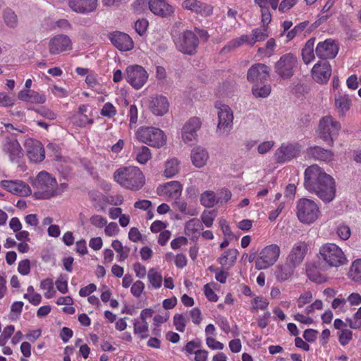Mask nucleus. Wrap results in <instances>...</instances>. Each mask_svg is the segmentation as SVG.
Segmentation results:
<instances>
[{
	"instance_id": "79ce46f5",
	"label": "nucleus",
	"mask_w": 361,
	"mask_h": 361,
	"mask_svg": "<svg viewBox=\"0 0 361 361\" xmlns=\"http://www.w3.org/2000/svg\"><path fill=\"white\" fill-rule=\"evenodd\" d=\"M164 189L169 195L177 197L180 195L182 185L178 181H171L164 185Z\"/></svg>"
},
{
	"instance_id": "f8f14e48",
	"label": "nucleus",
	"mask_w": 361,
	"mask_h": 361,
	"mask_svg": "<svg viewBox=\"0 0 361 361\" xmlns=\"http://www.w3.org/2000/svg\"><path fill=\"white\" fill-rule=\"evenodd\" d=\"M218 109V123L216 133L220 135H228L233 128V113L229 106L221 104Z\"/></svg>"
},
{
	"instance_id": "0eeeda50",
	"label": "nucleus",
	"mask_w": 361,
	"mask_h": 361,
	"mask_svg": "<svg viewBox=\"0 0 361 361\" xmlns=\"http://www.w3.org/2000/svg\"><path fill=\"white\" fill-rule=\"evenodd\" d=\"M319 214L317 204L312 200L301 198L297 204V216L305 224H311L316 221Z\"/></svg>"
},
{
	"instance_id": "ddd939ff",
	"label": "nucleus",
	"mask_w": 361,
	"mask_h": 361,
	"mask_svg": "<svg viewBox=\"0 0 361 361\" xmlns=\"http://www.w3.org/2000/svg\"><path fill=\"white\" fill-rule=\"evenodd\" d=\"M280 255V247L276 244L266 246L259 253L255 261L256 269H265L272 266Z\"/></svg>"
},
{
	"instance_id": "7ed1b4c3",
	"label": "nucleus",
	"mask_w": 361,
	"mask_h": 361,
	"mask_svg": "<svg viewBox=\"0 0 361 361\" xmlns=\"http://www.w3.org/2000/svg\"><path fill=\"white\" fill-rule=\"evenodd\" d=\"M32 185L37 190L35 195L37 198L49 199L59 193L56 178L44 171L38 173Z\"/></svg>"
},
{
	"instance_id": "8fccbe9b",
	"label": "nucleus",
	"mask_w": 361,
	"mask_h": 361,
	"mask_svg": "<svg viewBox=\"0 0 361 361\" xmlns=\"http://www.w3.org/2000/svg\"><path fill=\"white\" fill-rule=\"evenodd\" d=\"M338 341L341 345L345 346L352 340L353 332L348 329H342L338 333Z\"/></svg>"
},
{
	"instance_id": "e2e57ef3",
	"label": "nucleus",
	"mask_w": 361,
	"mask_h": 361,
	"mask_svg": "<svg viewBox=\"0 0 361 361\" xmlns=\"http://www.w3.org/2000/svg\"><path fill=\"white\" fill-rule=\"evenodd\" d=\"M145 288V284L141 281H135L131 286V293L133 296L139 298Z\"/></svg>"
},
{
	"instance_id": "2f4dec72",
	"label": "nucleus",
	"mask_w": 361,
	"mask_h": 361,
	"mask_svg": "<svg viewBox=\"0 0 361 361\" xmlns=\"http://www.w3.org/2000/svg\"><path fill=\"white\" fill-rule=\"evenodd\" d=\"M315 42V38L312 37L309 39L304 47L302 49V58L305 64L310 63L314 59V46Z\"/></svg>"
},
{
	"instance_id": "9b49d317",
	"label": "nucleus",
	"mask_w": 361,
	"mask_h": 361,
	"mask_svg": "<svg viewBox=\"0 0 361 361\" xmlns=\"http://www.w3.org/2000/svg\"><path fill=\"white\" fill-rule=\"evenodd\" d=\"M126 81L135 90H140L147 82L148 73L141 66H128L125 72Z\"/></svg>"
},
{
	"instance_id": "473e14b6",
	"label": "nucleus",
	"mask_w": 361,
	"mask_h": 361,
	"mask_svg": "<svg viewBox=\"0 0 361 361\" xmlns=\"http://www.w3.org/2000/svg\"><path fill=\"white\" fill-rule=\"evenodd\" d=\"M238 251L236 249H229L225 251L218 259L222 267H230L236 260Z\"/></svg>"
},
{
	"instance_id": "69168bd1",
	"label": "nucleus",
	"mask_w": 361,
	"mask_h": 361,
	"mask_svg": "<svg viewBox=\"0 0 361 361\" xmlns=\"http://www.w3.org/2000/svg\"><path fill=\"white\" fill-rule=\"evenodd\" d=\"M312 300V295L311 292L307 291L300 295L298 300V306L299 308L303 307L306 304H309Z\"/></svg>"
},
{
	"instance_id": "2eb2a0df",
	"label": "nucleus",
	"mask_w": 361,
	"mask_h": 361,
	"mask_svg": "<svg viewBox=\"0 0 361 361\" xmlns=\"http://www.w3.org/2000/svg\"><path fill=\"white\" fill-rule=\"evenodd\" d=\"M202 126V121L198 117L190 118L183 126L182 139L185 143H189L196 140L197 132Z\"/></svg>"
},
{
	"instance_id": "6e6d98bb",
	"label": "nucleus",
	"mask_w": 361,
	"mask_h": 361,
	"mask_svg": "<svg viewBox=\"0 0 361 361\" xmlns=\"http://www.w3.org/2000/svg\"><path fill=\"white\" fill-rule=\"evenodd\" d=\"M346 322L348 323V325L351 329H359L361 326V307L354 314V319L347 318Z\"/></svg>"
},
{
	"instance_id": "20e7f679",
	"label": "nucleus",
	"mask_w": 361,
	"mask_h": 361,
	"mask_svg": "<svg viewBox=\"0 0 361 361\" xmlns=\"http://www.w3.org/2000/svg\"><path fill=\"white\" fill-rule=\"evenodd\" d=\"M319 259L329 267H339L348 262L342 249L335 243H326L319 248Z\"/></svg>"
},
{
	"instance_id": "f03ea898",
	"label": "nucleus",
	"mask_w": 361,
	"mask_h": 361,
	"mask_svg": "<svg viewBox=\"0 0 361 361\" xmlns=\"http://www.w3.org/2000/svg\"><path fill=\"white\" fill-rule=\"evenodd\" d=\"M114 178L121 186L130 190H139L145 183L143 173L136 166L117 169L114 173Z\"/></svg>"
},
{
	"instance_id": "338daca9",
	"label": "nucleus",
	"mask_w": 361,
	"mask_h": 361,
	"mask_svg": "<svg viewBox=\"0 0 361 361\" xmlns=\"http://www.w3.org/2000/svg\"><path fill=\"white\" fill-rule=\"evenodd\" d=\"M128 116L129 117L130 127L132 128L137 121V108L135 105L130 106Z\"/></svg>"
},
{
	"instance_id": "cd10ccee",
	"label": "nucleus",
	"mask_w": 361,
	"mask_h": 361,
	"mask_svg": "<svg viewBox=\"0 0 361 361\" xmlns=\"http://www.w3.org/2000/svg\"><path fill=\"white\" fill-rule=\"evenodd\" d=\"M308 156L315 160L329 163L334 159V152L331 149H324L319 146L310 147L307 149Z\"/></svg>"
},
{
	"instance_id": "0e129e2a",
	"label": "nucleus",
	"mask_w": 361,
	"mask_h": 361,
	"mask_svg": "<svg viewBox=\"0 0 361 361\" xmlns=\"http://www.w3.org/2000/svg\"><path fill=\"white\" fill-rule=\"evenodd\" d=\"M231 192L226 189H221L217 194L218 203H226L231 198Z\"/></svg>"
},
{
	"instance_id": "58836bf2",
	"label": "nucleus",
	"mask_w": 361,
	"mask_h": 361,
	"mask_svg": "<svg viewBox=\"0 0 361 361\" xmlns=\"http://www.w3.org/2000/svg\"><path fill=\"white\" fill-rule=\"evenodd\" d=\"M179 171V161L176 159H171L166 162L165 170L164 172L166 178H171Z\"/></svg>"
},
{
	"instance_id": "6e6552de",
	"label": "nucleus",
	"mask_w": 361,
	"mask_h": 361,
	"mask_svg": "<svg viewBox=\"0 0 361 361\" xmlns=\"http://www.w3.org/2000/svg\"><path fill=\"white\" fill-rule=\"evenodd\" d=\"M298 65V58L292 53L281 56L275 64V71L282 79H289L295 73Z\"/></svg>"
},
{
	"instance_id": "c85d7f7f",
	"label": "nucleus",
	"mask_w": 361,
	"mask_h": 361,
	"mask_svg": "<svg viewBox=\"0 0 361 361\" xmlns=\"http://www.w3.org/2000/svg\"><path fill=\"white\" fill-rule=\"evenodd\" d=\"M335 106L340 116H345L346 113L350 110L352 102L348 94H342L338 92L335 95Z\"/></svg>"
},
{
	"instance_id": "c9c22d12",
	"label": "nucleus",
	"mask_w": 361,
	"mask_h": 361,
	"mask_svg": "<svg viewBox=\"0 0 361 361\" xmlns=\"http://www.w3.org/2000/svg\"><path fill=\"white\" fill-rule=\"evenodd\" d=\"M136 160L142 164H146L151 158L150 149L146 146L137 147L134 149Z\"/></svg>"
},
{
	"instance_id": "b1692460",
	"label": "nucleus",
	"mask_w": 361,
	"mask_h": 361,
	"mask_svg": "<svg viewBox=\"0 0 361 361\" xmlns=\"http://www.w3.org/2000/svg\"><path fill=\"white\" fill-rule=\"evenodd\" d=\"M307 252V244L303 241L295 243L287 258V262L297 267L302 263Z\"/></svg>"
},
{
	"instance_id": "4be33fe9",
	"label": "nucleus",
	"mask_w": 361,
	"mask_h": 361,
	"mask_svg": "<svg viewBox=\"0 0 361 361\" xmlns=\"http://www.w3.org/2000/svg\"><path fill=\"white\" fill-rule=\"evenodd\" d=\"M71 39L66 35H58L50 39L49 42V52L51 54H59L62 51L71 49Z\"/></svg>"
},
{
	"instance_id": "49530a36",
	"label": "nucleus",
	"mask_w": 361,
	"mask_h": 361,
	"mask_svg": "<svg viewBox=\"0 0 361 361\" xmlns=\"http://www.w3.org/2000/svg\"><path fill=\"white\" fill-rule=\"evenodd\" d=\"M4 20L5 23L10 27H16L18 25L17 16L10 8H7L4 11Z\"/></svg>"
},
{
	"instance_id": "603ef678",
	"label": "nucleus",
	"mask_w": 361,
	"mask_h": 361,
	"mask_svg": "<svg viewBox=\"0 0 361 361\" xmlns=\"http://www.w3.org/2000/svg\"><path fill=\"white\" fill-rule=\"evenodd\" d=\"M202 228V223L196 219H190L185 224V230L191 233L199 232Z\"/></svg>"
},
{
	"instance_id": "13d9d810",
	"label": "nucleus",
	"mask_w": 361,
	"mask_h": 361,
	"mask_svg": "<svg viewBox=\"0 0 361 361\" xmlns=\"http://www.w3.org/2000/svg\"><path fill=\"white\" fill-rule=\"evenodd\" d=\"M186 320L185 318L181 314H176L173 317V324L176 329L180 332H183L185 329Z\"/></svg>"
},
{
	"instance_id": "393cba45",
	"label": "nucleus",
	"mask_w": 361,
	"mask_h": 361,
	"mask_svg": "<svg viewBox=\"0 0 361 361\" xmlns=\"http://www.w3.org/2000/svg\"><path fill=\"white\" fill-rule=\"evenodd\" d=\"M149 8L154 15L166 18L174 12V8L166 0H149Z\"/></svg>"
},
{
	"instance_id": "f257e3e1",
	"label": "nucleus",
	"mask_w": 361,
	"mask_h": 361,
	"mask_svg": "<svg viewBox=\"0 0 361 361\" xmlns=\"http://www.w3.org/2000/svg\"><path fill=\"white\" fill-rule=\"evenodd\" d=\"M304 186L325 203L332 202L336 192L334 178L317 164L308 166L304 173Z\"/></svg>"
},
{
	"instance_id": "aec40b11",
	"label": "nucleus",
	"mask_w": 361,
	"mask_h": 361,
	"mask_svg": "<svg viewBox=\"0 0 361 361\" xmlns=\"http://www.w3.org/2000/svg\"><path fill=\"white\" fill-rule=\"evenodd\" d=\"M269 68L264 63L252 65L248 70L247 79L251 82H264L269 76Z\"/></svg>"
},
{
	"instance_id": "de8ad7c7",
	"label": "nucleus",
	"mask_w": 361,
	"mask_h": 361,
	"mask_svg": "<svg viewBox=\"0 0 361 361\" xmlns=\"http://www.w3.org/2000/svg\"><path fill=\"white\" fill-rule=\"evenodd\" d=\"M216 216V212L215 210H204L201 215L202 222L207 228H210L213 225V222Z\"/></svg>"
},
{
	"instance_id": "f704fd0d",
	"label": "nucleus",
	"mask_w": 361,
	"mask_h": 361,
	"mask_svg": "<svg viewBox=\"0 0 361 361\" xmlns=\"http://www.w3.org/2000/svg\"><path fill=\"white\" fill-rule=\"evenodd\" d=\"M269 37L268 27H262L253 29L252 30L251 46H254L256 42H262Z\"/></svg>"
},
{
	"instance_id": "5fc2aeb1",
	"label": "nucleus",
	"mask_w": 361,
	"mask_h": 361,
	"mask_svg": "<svg viewBox=\"0 0 361 361\" xmlns=\"http://www.w3.org/2000/svg\"><path fill=\"white\" fill-rule=\"evenodd\" d=\"M15 331L13 325L6 326L0 336V345L4 346Z\"/></svg>"
},
{
	"instance_id": "4d7b16f0",
	"label": "nucleus",
	"mask_w": 361,
	"mask_h": 361,
	"mask_svg": "<svg viewBox=\"0 0 361 361\" xmlns=\"http://www.w3.org/2000/svg\"><path fill=\"white\" fill-rule=\"evenodd\" d=\"M115 106L110 102H106L101 109L100 114L103 116L112 118L116 114Z\"/></svg>"
},
{
	"instance_id": "f3484780",
	"label": "nucleus",
	"mask_w": 361,
	"mask_h": 361,
	"mask_svg": "<svg viewBox=\"0 0 361 361\" xmlns=\"http://www.w3.org/2000/svg\"><path fill=\"white\" fill-rule=\"evenodd\" d=\"M3 151L12 162L18 163L23 157V149L16 139L6 137L3 144Z\"/></svg>"
},
{
	"instance_id": "4468645a",
	"label": "nucleus",
	"mask_w": 361,
	"mask_h": 361,
	"mask_svg": "<svg viewBox=\"0 0 361 361\" xmlns=\"http://www.w3.org/2000/svg\"><path fill=\"white\" fill-rule=\"evenodd\" d=\"M331 75V66L326 61H318L312 69L313 80L317 83H326Z\"/></svg>"
},
{
	"instance_id": "9d476101",
	"label": "nucleus",
	"mask_w": 361,
	"mask_h": 361,
	"mask_svg": "<svg viewBox=\"0 0 361 361\" xmlns=\"http://www.w3.org/2000/svg\"><path fill=\"white\" fill-rule=\"evenodd\" d=\"M177 49L184 54L193 55L199 44L198 37L191 30L183 31L175 41Z\"/></svg>"
},
{
	"instance_id": "e433bc0d",
	"label": "nucleus",
	"mask_w": 361,
	"mask_h": 361,
	"mask_svg": "<svg viewBox=\"0 0 361 361\" xmlns=\"http://www.w3.org/2000/svg\"><path fill=\"white\" fill-rule=\"evenodd\" d=\"M200 202L205 207L210 208L218 204V200L213 191L207 190L201 195Z\"/></svg>"
},
{
	"instance_id": "774afa93",
	"label": "nucleus",
	"mask_w": 361,
	"mask_h": 361,
	"mask_svg": "<svg viewBox=\"0 0 361 361\" xmlns=\"http://www.w3.org/2000/svg\"><path fill=\"white\" fill-rule=\"evenodd\" d=\"M29 102L35 104H43L46 101V97L33 90L30 91Z\"/></svg>"
},
{
	"instance_id": "a19ab883",
	"label": "nucleus",
	"mask_w": 361,
	"mask_h": 361,
	"mask_svg": "<svg viewBox=\"0 0 361 361\" xmlns=\"http://www.w3.org/2000/svg\"><path fill=\"white\" fill-rule=\"evenodd\" d=\"M147 278L153 288L157 289L161 286L163 278L156 269L152 268L148 271Z\"/></svg>"
},
{
	"instance_id": "4c0bfd02",
	"label": "nucleus",
	"mask_w": 361,
	"mask_h": 361,
	"mask_svg": "<svg viewBox=\"0 0 361 361\" xmlns=\"http://www.w3.org/2000/svg\"><path fill=\"white\" fill-rule=\"evenodd\" d=\"M71 121L73 125L84 128L87 124H93L94 119L92 117H88L87 114H74L71 117Z\"/></svg>"
},
{
	"instance_id": "5701e85b",
	"label": "nucleus",
	"mask_w": 361,
	"mask_h": 361,
	"mask_svg": "<svg viewBox=\"0 0 361 361\" xmlns=\"http://www.w3.org/2000/svg\"><path fill=\"white\" fill-rule=\"evenodd\" d=\"M109 39L114 46L121 51H126L133 48L132 39L124 32L116 31L111 33L109 35Z\"/></svg>"
},
{
	"instance_id": "c756f323",
	"label": "nucleus",
	"mask_w": 361,
	"mask_h": 361,
	"mask_svg": "<svg viewBox=\"0 0 361 361\" xmlns=\"http://www.w3.org/2000/svg\"><path fill=\"white\" fill-rule=\"evenodd\" d=\"M209 158V155L205 149L197 146L193 148L191 152V159L192 164L198 168L204 166Z\"/></svg>"
},
{
	"instance_id": "3c124183",
	"label": "nucleus",
	"mask_w": 361,
	"mask_h": 361,
	"mask_svg": "<svg viewBox=\"0 0 361 361\" xmlns=\"http://www.w3.org/2000/svg\"><path fill=\"white\" fill-rule=\"evenodd\" d=\"M336 233L341 240H346L350 237L351 231L348 225L340 224L336 228Z\"/></svg>"
},
{
	"instance_id": "a18cd8bd",
	"label": "nucleus",
	"mask_w": 361,
	"mask_h": 361,
	"mask_svg": "<svg viewBox=\"0 0 361 361\" xmlns=\"http://www.w3.org/2000/svg\"><path fill=\"white\" fill-rule=\"evenodd\" d=\"M40 288L43 290H46L47 292L44 293L46 298H51L54 297L56 293V290L54 288L53 280L51 279H46L41 281Z\"/></svg>"
},
{
	"instance_id": "412c9836",
	"label": "nucleus",
	"mask_w": 361,
	"mask_h": 361,
	"mask_svg": "<svg viewBox=\"0 0 361 361\" xmlns=\"http://www.w3.org/2000/svg\"><path fill=\"white\" fill-rule=\"evenodd\" d=\"M0 185L7 191L18 196H27L31 193L30 186L20 180H3L0 182Z\"/></svg>"
},
{
	"instance_id": "864d4df0",
	"label": "nucleus",
	"mask_w": 361,
	"mask_h": 361,
	"mask_svg": "<svg viewBox=\"0 0 361 361\" xmlns=\"http://www.w3.org/2000/svg\"><path fill=\"white\" fill-rule=\"evenodd\" d=\"M308 23V21H304L295 25L291 30H290L287 33L286 37L288 39V41L293 39L297 35L301 33L307 26Z\"/></svg>"
},
{
	"instance_id": "09e8293b",
	"label": "nucleus",
	"mask_w": 361,
	"mask_h": 361,
	"mask_svg": "<svg viewBox=\"0 0 361 361\" xmlns=\"http://www.w3.org/2000/svg\"><path fill=\"white\" fill-rule=\"evenodd\" d=\"M252 307L251 311H257L258 310H264L269 305V302L267 299L262 296H255L252 302Z\"/></svg>"
},
{
	"instance_id": "052dcab7",
	"label": "nucleus",
	"mask_w": 361,
	"mask_h": 361,
	"mask_svg": "<svg viewBox=\"0 0 361 361\" xmlns=\"http://www.w3.org/2000/svg\"><path fill=\"white\" fill-rule=\"evenodd\" d=\"M148 25L147 19H139L135 23V30L140 35H142L146 32Z\"/></svg>"
},
{
	"instance_id": "7c9ffc66",
	"label": "nucleus",
	"mask_w": 361,
	"mask_h": 361,
	"mask_svg": "<svg viewBox=\"0 0 361 361\" xmlns=\"http://www.w3.org/2000/svg\"><path fill=\"white\" fill-rule=\"evenodd\" d=\"M295 267L288 262L284 265L278 266L275 272L276 279L279 281H286L293 275Z\"/></svg>"
},
{
	"instance_id": "bf43d9fd",
	"label": "nucleus",
	"mask_w": 361,
	"mask_h": 361,
	"mask_svg": "<svg viewBox=\"0 0 361 361\" xmlns=\"http://www.w3.org/2000/svg\"><path fill=\"white\" fill-rule=\"evenodd\" d=\"M149 1L135 0L132 4L133 11L137 13H143L147 9V6H149Z\"/></svg>"
},
{
	"instance_id": "37998d69",
	"label": "nucleus",
	"mask_w": 361,
	"mask_h": 361,
	"mask_svg": "<svg viewBox=\"0 0 361 361\" xmlns=\"http://www.w3.org/2000/svg\"><path fill=\"white\" fill-rule=\"evenodd\" d=\"M349 276L354 281L361 283V259L353 262L349 271Z\"/></svg>"
},
{
	"instance_id": "1a4fd4ad",
	"label": "nucleus",
	"mask_w": 361,
	"mask_h": 361,
	"mask_svg": "<svg viewBox=\"0 0 361 361\" xmlns=\"http://www.w3.org/2000/svg\"><path fill=\"white\" fill-rule=\"evenodd\" d=\"M302 146L296 142H283L275 151L274 157L277 164H284L300 155Z\"/></svg>"
},
{
	"instance_id": "a211bd4d",
	"label": "nucleus",
	"mask_w": 361,
	"mask_h": 361,
	"mask_svg": "<svg viewBox=\"0 0 361 361\" xmlns=\"http://www.w3.org/2000/svg\"><path fill=\"white\" fill-rule=\"evenodd\" d=\"M148 107L154 115L161 116L168 112L169 102L165 96L157 94L149 99Z\"/></svg>"
},
{
	"instance_id": "72a5a7b5",
	"label": "nucleus",
	"mask_w": 361,
	"mask_h": 361,
	"mask_svg": "<svg viewBox=\"0 0 361 361\" xmlns=\"http://www.w3.org/2000/svg\"><path fill=\"white\" fill-rule=\"evenodd\" d=\"M111 247L118 254V259L119 262H123L128 257L130 247L127 246H123L120 240H113L111 243Z\"/></svg>"
},
{
	"instance_id": "39448f33",
	"label": "nucleus",
	"mask_w": 361,
	"mask_h": 361,
	"mask_svg": "<svg viewBox=\"0 0 361 361\" xmlns=\"http://www.w3.org/2000/svg\"><path fill=\"white\" fill-rule=\"evenodd\" d=\"M136 137L139 141L157 148L164 146L166 142L164 133L154 127H140L136 133Z\"/></svg>"
},
{
	"instance_id": "dca6fc26",
	"label": "nucleus",
	"mask_w": 361,
	"mask_h": 361,
	"mask_svg": "<svg viewBox=\"0 0 361 361\" xmlns=\"http://www.w3.org/2000/svg\"><path fill=\"white\" fill-rule=\"evenodd\" d=\"M317 56L322 59H334L338 52V47L331 39L320 42L315 49Z\"/></svg>"
},
{
	"instance_id": "680f3d73",
	"label": "nucleus",
	"mask_w": 361,
	"mask_h": 361,
	"mask_svg": "<svg viewBox=\"0 0 361 361\" xmlns=\"http://www.w3.org/2000/svg\"><path fill=\"white\" fill-rule=\"evenodd\" d=\"M90 221L92 225L97 228H103L107 224L106 219L101 215H93L90 217Z\"/></svg>"
},
{
	"instance_id": "a878e982",
	"label": "nucleus",
	"mask_w": 361,
	"mask_h": 361,
	"mask_svg": "<svg viewBox=\"0 0 361 361\" xmlns=\"http://www.w3.org/2000/svg\"><path fill=\"white\" fill-rule=\"evenodd\" d=\"M185 9L191 11L202 16H209L213 13V7L199 0H185L182 4Z\"/></svg>"
},
{
	"instance_id": "ea45409f",
	"label": "nucleus",
	"mask_w": 361,
	"mask_h": 361,
	"mask_svg": "<svg viewBox=\"0 0 361 361\" xmlns=\"http://www.w3.org/2000/svg\"><path fill=\"white\" fill-rule=\"evenodd\" d=\"M148 323L147 321L135 320L134 322V333L137 334L142 339L146 338L149 336Z\"/></svg>"
},
{
	"instance_id": "423d86ee",
	"label": "nucleus",
	"mask_w": 361,
	"mask_h": 361,
	"mask_svg": "<svg viewBox=\"0 0 361 361\" xmlns=\"http://www.w3.org/2000/svg\"><path fill=\"white\" fill-rule=\"evenodd\" d=\"M341 128V123L336 121L332 116H324L319 121V137L332 146L334 142V137L338 135Z\"/></svg>"
},
{
	"instance_id": "c03bdc74",
	"label": "nucleus",
	"mask_w": 361,
	"mask_h": 361,
	"mask_svg": "<svg viewBox=\"0 0 361 361\" xmlns=\"http://www.w3.org/2000/svg\"><path fill=\"white\" fill-rule=\"evenodd\" d=\"M252 91L255 97L264 98L269 95L271 92V87L269 85H263L260 86L257 84L253 86Z\"/></svg>"
},
{
	"instance_id": "bb28decb",
	"label": "nucleus",
	"mask_w": 361,
	"mask_h": 361,
	"mask_svg": "<svg viewBox=\"0 0 361 361\" xmlns=\"http://www.w3.org/2000/svg\"><path fill=\"white\" fill-rule=\"evenodd\" d=\"M68 4L73 12L87 14L95 11L97 0H68Z\"/></svg>"
},
{
	"instance_id": "6ab92c4d",
	"label": "nucleus",
	"mask_w": 361,
	"mask_h": 361,
	"mask_svg": "<svg viewBox=\"0 0 361 361\" xmlns=\"http://www.w3.org/2000/svg\"><path fill=\"white\" fill-rule=\"evenodd\" d=\"M27 156L32 162H41L44 160V150L41 142L36 140L29 139L25 142Z\"/></svg>"
}]
</instances>
